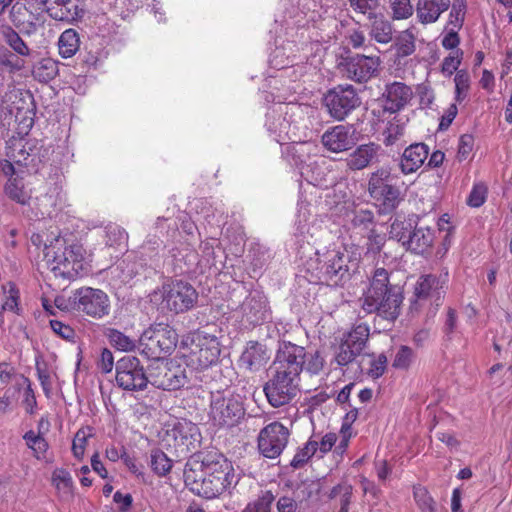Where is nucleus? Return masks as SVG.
<instances>
[{"instance_id":"39","label":"nucleus","mask_w":512,"mask_h":512,"mask_svg":"<svg viewBox=\"0 0 512 512\" xmlns=\"http://www.w3.org/2000/svg\"><path fill=\"white\" fill-rule=\"evenodd\" d=\"M92 436V427H82L77 431L72 443V452L75 458L81 460L84 457L87 441Z\"/></svg>"},{"instance_id":"55","label":"nucleus","mask_w":512,"mask_h":512,"mask_svg":"<svg viewBox=\"0 0 512 512\" xmlns=\"http://www.w3.org/2000/svg\"><path fill=\"white\" fill-rule=\"evenodd\" d=\"M106 236V244L109 246L124 244L128 238L126 231L122 227L115 224H111L106 227Z\"/></svg>"},{"instance_id":"33","label":"nucleus","mask_w":512,"mask_h":512,"mask_svg":"<svg viewBox=\"0 0 512 512\" xmlns=\"http://www.w3.org/2000/svg\"><path fill=\"white\" fill-rule=\"evenodd\" d=\"M79 36L74 29L65 30L59 37V54L63 58L72 57L79 49Z\"/></svg>"},{"instance_id":"62","label":"nucleus","mask_w":512,"mask_h":512,"mask_svg":"<svg viewBox=\"0 0 512 512\" xmlns=\"http://www.w3.org/2000/svg\"><path fill=\"white\" fill-rule=\"evenodd\" d=\"M352 437V428H351V425L348 424L347 422L343 423L342 424V427H341V430H340V436L338 438V444L336 445L335 447V451L338 453V454H343L348 445H349V441Z\"/></svg>"},{"instance_id":"15","label":"nucleus","mask_w":512,"mask_h":512,"mask_svg":"<svg viewBox=\"0 0 512 512\" xmlns=\"http://www.w3.org/2000/svg\"><path fill=\"white\" fill-rule=\"evenodd\" d=\"M361 101L352 85H338L324 96L329 114L336 120H343Z\"/></svg>"},{"instance_id":"52","label":"nucleus","mask_w":512,"mask_h":512,"mask_svg":"<svg viewBox=\"0 0 512 512\" xmlns=\"http://www.w3.org/2000/svg\"><path fill=\"white\" fill-rule=\"evenodd\" d=\"M24 440L29 448L34 451L35 456L39 459L48 449L47 441L34 431L30 430L25 433Z\"/></svg>"},{"instance_id":"60","label":"nucleus","mask_w":512,"mask_h":512,"mask_svg":"<svg viewBox=\"0 0 512 512\" xmlns=\"http://www.w3.org/2000/svg\"><path fill=\"white\" fill-rule=\"evenodd\" d=\"M374 220V215L369 210H356L353 213V217L351 219V223L354 227L358 228H368Z\"/></svg>"},{"instance_id":"57","label":"nucleus","mask_w":512,"mask_h":512,"mask_svg":"<svg viewBox=\"0 0 512 512\" xmlns=\"http://www.w3.org/2000/svg\"><path fill=\"white\" fill-rule=\"evenodd\" d=\"M387 367V357L384 354H379L370 360L368 375L373 379H377L382 376Z\"/></svg>"},{"instance_id":"16","label":"nucleus","mask_w":512,"mask_h":512,"mask_svg":"<svg viewBox=\"0 0 512 512\" xmlns=\"http://www.w3.org/2000/svg\"><path fill=\"white\" fill-rule=\"evenodd\" d=\"M188 339L191 341L192 361H195L200 368H207L218 360L221 349L215 335L197 330Z\"/></svg>"},{"instance_id":"46","label":"nucleus","mask_w":512,"mask_h":512,"mask_svg":"<svg viewBox=\"0 0 512 512\" xmlns=\"http://www.w3.org/2000/svg\"><path fill=\"white\" fill-rule=\"evenodd\" d=\"M5 42L18 54L26 56L29 54V48L21 37L12 28L5 27L2 30Z\"/></svg>"},{"instance_id":"49","label":"nucleus","mask_w":512,"mask_h":512,"mask_svg":"<svg viewBox=\"0 0 512 512\" xmlns=\"http://www.w3.org/2000/svg\"><path fill=\"white\" fill-rule=\"evenodd\" d=\"M274 499L271 491H265L258 499L249 503L242 512H270Z\"/></svg>"},{"instance_id":"17","label":"nucleus","mask_w":512,"mask_h":512,"mask_svg":"<svg viewBox=\"0 0 512 512\" xmlns=\"http://www.w3.org/2000/svg\"><path fill=\"white\" fill-rule=\"evenodd\" d=\"M289 430L280 422H272L260 430L258 449L261 455L275 459L281 455L288 443Z\"/></svg>"},{"instance_id":"27","label":"nucleus","mask_w":512,"mask_h":512,"mask_svg":"<svg viewBox=\"0 0 512 512\" xmlns=\"http://www.w3.org/2000/svg\"><path fill=\"white\" fill-rule=\"evenodd\" d=\"M429 148L425 143L409 145L402 153L399 167L403 174L408 175L422 167L428 158Z\"/></svg>"},{"instance_id":"63","label":"nucleus","mask_w":512,"mask_h":512,"mask_svg":"<svg viewBox=\"0 0 512 512\" xmlns=\"http://www.w3.org/2000/svg\"><path fill=\"white\" fill-rule=\"evenodd\" d=\"M50 327L55 334L59 335L63 339H72L75 335L74 330L69 325L58 320H51Z\"/></svg>"},{"instance_id":"5","label":"nucleus","mask_w":512,"mask_h":512,"mask_svg":"<svg viewBox=\"0 0 512 512\" xmlns=\"http://www.w3.org/2000/svg\"><path fill=\"white\" fill-rule=\"evenodd\" d=\"M178 335L169 325L158 324L144 331L139 339V349L148 359L159 361L176 347Z\"/></svg>"},{"instance_id":"1","label":"nucleus","mask_w":512,"mask_h":512,"mask_svg":"<svg viewBox=\"0 0 512 512\" xmlns=\"http://www.w3.org/2000/svg\"><path fill=\"white\" fill-rule=\"evenodd\" d=\"M402 301L400 289L389 284L388 272L384 268L375 270L369 287L359 299L366 314L375 313L389 321L399 316Z\"/></svg>"},{"instance_id":"3","label":"nucleus","mask_w":512,"mask_h":512,"mask_svg":"<svg viewBox=\"0 0 512 512\" xmlns=\"http://www.w3.org/2000/svg\"><path fill=\"white\" fill-rule=\"evenodd\" d=\"M317 254L319 262L322 263L321 273L333 285H338L348 278L351 272H355L361 258L359 248L354 245L327 249L322 255Z\"/></svg>"},{"instance_id":"8","label":"nucleus","mask_w":512,"mask_h":512,"mask_svg":"<svg viewBox=\"0 0 512 512\" xmlns=\"http://www.w3.org/2000/svg\"><path fill=\"white\" fill-rule=\"evenodd\" d=\"M73 311L99 320L109 315L110 298L101 289L81 287L72 292Z\"/></svg>"},{"instance_id":"48","label":"nucleus","mask_w":512,"mask_h":512,"mask_svg":"<svg viewBox=\"0 0 512 512\" xmlns=\"http://www.w3.org/2000/svg\"><path fill=\"white\" fill-rule=\"evenodd\" d=\"M360 353L350 346L345 340L337 347L334 360L339 366H346L352 363Z\"/></svg>"},{"instance_id":"18","label":"nucleus","mask_w":512,"mask_h":512,"mask_svg":"<svg viewBox=\"0 0 512 512\" xmlns=\"http://www.w3.org/2000/svg\"><path fill=\"white\" fill-rule=\"evenodd\" d=\"M39 0H19L11 8L10 19L22 33L32 34L36 31L44 12Z\"/></svg>"},{"instance_id":"29","label":"nucleus","mask_w":512,"mask_h":512,"mask_svg":"<svg viewBox=\"0 0 512 512\" xmlns=\"http://www.w3.org/2000/svg\"><path fill=\"white\" fill-rule=\"evenodd\" d=\"M269 359L270 355L266 347L254 341L247 344L240 357L241 363L250 371H258Z\"/></svg>"},{"instance_id":"24","label":"nucleus","mask_w":512,"mask_h":512,"mask_svg":"<svg viewBox=\"0 0 512 512\" xmlns=\"http://www.w3.org/2000/svg\"><path fill=\"white\" fill-rule=\"evenodd\" d=\"M447 282L448 271L439 276L433 274L421 276L415 285L414 291L417 301L431 299L436 305H439Z\"/></svg>"},{"instance_id":"53","label":"nucleus","mask_w":512,"mask_h":512,"mask_svg":"<svg viewBox=\"0 0 512 512\" xmlns=\"http://www.w3.org/2000/svg\"><path fill=\"white\" fill-rule=\"evenodd\" d=\"M325 364V359L322 356L321 352H306L305 351V363L303 369H305L308 373L317 375L319 374Z\"/></svg>"},{"instance_id":"22","label":"nucleus","mask_w":512,"mask_h":512,"mask_svg":"<svg viewBox=\"0 0 512 512\" xmlns=\"http://www.w3.org/2000/svg\"><path fill=\"white\" fill-rule=\"evenodd\" d=\"M385 151L380 144L369 142L357 146L345 159L346 167L351 171H361L380 164Z\"/></svg>"},{"instance_id":"10","label":"nucleus","mask_w":512,"mask_h":512,"mask_svg":"<svg viewBox=\"0 0 512 512\" xmlns=\"http://www.w3.org/2000/svg\"><path fill=\"white\" fill-rule=\"evenodd\" d=\"M209 415L215 426L230 428L244 417L245 408L238 396L217 393L212 396Z\"/></svg>"},{"instance_id":"11","label":"nucleus","mask_w":512,"mask_h":512,"mask_svg":"<svg viewBox=\"0 0 512 512\" xmlns=\"http://www.w3.org/2000/svg\"><path fill=\"white\" fill-rule=\"evenodd\" d=\"M185 468L238 482L232 463L218 451L200 452L193 455L186 463Z\"/></svg>"},{"instance_id":"12","label":"nucleus","mask_w":512,"mask_h":512,"mask_svg":"<svg viewBox=\"0 0 512 512\" xmlns=\"http://www.w3.org/2000/svg\"><path fill=\"white\" fill-rule=\"evenodd\" d=\"M188 382L187 370L176 362L155 361L149 367V383L162 390H178Z\"/></svg>"},{"instance_id":"59","label":"nucleus","mask_w":512,"mask_h":512,"mask_svg":"<svg viewBox=\"0 0 512 512\" xmlns=\"http://www.w3.org/2000/svg\"><path fill=\"white\" fill-rule=\"evenodd\" d=\"M413 352L407 346H402L396 353L393 366L398 369H406L412 362Z\"/></svg>"},{"instance_id":"26","label":"nucleus","mask_w":512,"mask_h":512,"mask_svg":"<svg viewBox=\"0 0 512 512\" xmlns=\"http://www.w3.org/2000/svg\"><path fill=\"white\" fill-rule=\"evenodd\" d=\"M413 97L412 88L403 82L387 83L382 94L385 111L395 113L402 110Z\"/></svg>"},{"instance_id":"7","label":"nucleus","mask_w":512,"mask_h":512,"mask_svg":"<svg viewBox=\"0 0 512 512\" xmlns=\"http://www.w3.org/2000/svg\"><path fill=\"white\" fill-rule=\"evenodd\" d=\"M391 170L380 167L370 173L368 179V193L379 202L385 212L394 210L400 202V190L393 183Z\"/></svg>"},{"instance_id":"2","label":"nucleus","mask_w":512,"mask_h":512,"mask_svg":"<svg viewBox=\"0 0 512 512\" xmlns=\"http://www.w3.org/2000/svg\"><path fill=\"white\" fill-rule=\"evenodd\" d=\"M5 158L0 159V169L5 176L17 173H36L43 162L42 149L22 137L12 135L5 142Z\"/></svg>"},{"instance_id":"38","label":"nucleus","mask_w":512,"mask_h":512,"mask_svg":"<svg viewBox=\"0 0 512 512\" xmlns=\"http://www.w3.org/2000/svg\"><path fill=\"white\" fill-rule=\"evenodd\" d=\"M66 201V196L63 193L61 182L52 183L47 189L46 193L42 196L41 202L45 207L58 208L61 207Z\"/></svg>"},{"instance_id":"6","label":"nucleus","mask_w":512,"mask_h":512,"mask_svg":"<svg viewBox=\"0 0 512 512\" xmlns=\"http://www.w3.org/2000/svg\"><path fill=\"white\" fill-rule=\"evenodd\" d=\"M161 306L176 314L193 309L198 301V292L188 282L182 280L164 283L160 290Z\"/></svg>"},{"instance_id":"20","label":"nucleus","mask_w":512,"mask_h":512,"mask_svg":"<svg viewBox=\"0 0 512 512\" xmlns=\"http://www.w3.org/2000/svg\"><path fill=\"white\" fill-rule=\"evenodd\" d=\"M237 313L245 327H254L267 321L270 309L266 296L259 291H252L239 306Z\"/></svg>"},{"instance_id":"4","label":"nucleus","mask_w":512,"mask_h":512,"mask_svg":"<svg viewBox=\"0 0 512 512\" xmlns=\"http://www.w3.org/2000/svg\"><path fill=\"white\" fill-rule=\"evenodd\" d=\"M56 245H58L57 251L51 248L46 253V256L50 257L53 252L49 262L55 276L69 280L80 276L86 270V251L83 246L74 243L61 249L62 243L59 239L56 240Z\"/></svg>"},{"instance_id":"51","label":"nucleus","mask_w":512,"mask_h":512,"mask_svg":"<svg viewBox=\"0 0 512 512\" xmlns=\"http://www.w3.org/2000/svg\"><path fill=\"white\" fill-rule=\"evenodd\" d=\"M353 493V487L351 484L347 482H341L334 486L330 493L329 498L335 499L337 497L340 498V507H349L351 502V497Z\"/></svg>"},{"instance_id":"34","label":"nucleus","mask_w":512,"mask_h":512,"mask_svg":"<svg viewBox=\"0 0 512 512\" xmlns=\"http://www.w3.org/2000/svg\"><path fill=\"white\" fill-rule=\"evenodd\" d=\"M52 484L63 498H69L73 494V480L68 471L57 468L52 473Z\"/></svg>"},{"instance_id":"31","label":"nucleus","mask_w":512,"mask_h":512,"mask_svg":"<svg viewBox=\"0 0 512 512\" xmlns=\"http://www.w3.org/2000/svg\"><path fill=\"white\" fill-rule=\"evenodd\" d=\"M371 36L378 43L387 44L393 38V27L382 15H372Z\"/></svg>"},{"instance_id":"44","label":"nucleus","mask_w":512,"mask_h":512,"mask_svg":"<svg viewBox=\"0 0 512 512\" xmlns=\"http://www.w3.org/2000/svg\"><path fill=\"white\" fill-rule=\"evenodd\" d=\"M414 499L421 512H438L436 502L426 488H414Z\"/></svg>"},{"instance_id":"54","label":"nucleus","mask_w":512,"mask_h":512,"mask_svg":"<svg viewBox=\"0 0 512 512\" xmlns=\"http://www.w3.org/2000/svg\"><path fill=\"white\" fill-rule=\"evenodd\" d=\"M487 193L488 187L486 184L482 182L474 184L467 198V204L474 208L482 206L486 201Z\"/></svg>"},{"instance_id":"56","label":"nucleus","mask_w":512,"mask_h":512,"mask_svg":"<svg viewBox=\"0 0 512 512\" xmlns=\"http://www.w3.org/2000/svg\"><path fill=\"white\" fill-rule=\"evenodd\" d=\"M349 3L355 12L368 15V18H372L380 6V0H349Z\"/></svg>"},{"instance_id":"28","label":"nucleus","mask_w":512,"mask_h":512,"mask_svg":"<svg viewBox=\"0 0 512 512\" xmlns=\"http://www.w3.org/2000/svg\"><path fill=\"white\" fill-rule=\"evenodd\" d=\"M451 5V0H418L416 15L420 23L432 24L438 21Z\"/></svg>"},{"instance_id":"36","label":"nucleus","mask_w":512,"mask_h":512,"mask_svg":"<svg viewBox=\"0 0 512 512\" xmlns=\"http://www.w3.org/2000/svg\"><path fill=\"white\" fill-rule=\"evenodd\" d=\"M32 72L40 82H48L57 76L58 65L50 58L42 59L34 66Z\"/></svg>"},{"instance_id":"14","label":"nucleus","mask_w":512,"mask_h":512,"mask_svg":"<svg viewBox=\"0 0 512 512\" xmlns=\"http://www.w3.org/2000/svg\"><path fill=\"white\" fill-rule=\"evenodd\" d=\"M184 482L186 486L196 495L206 499H213L221 495L236 481H230L225 478L209 476L201 471H192L184 469Z\"/></svg>"},{"instance_id":"40","label":"nucleus","mask_w":512,"mask_h":512,"mask_svg":"<svg viewBox=\"0 0 512 512\" xmlns=\"http://www.w3.org/2000/svg\"><path fill=\"white\" fill-rule=\"evenodd\" d=\"M397 54L401 57L411 55L415 51V35L412 29L402 31L396 40Z\"/></svg>"},{"instance_id":"42","label":"nucleus","mask_w":512,"mask_h":512,"mask_svg":"<svg viewBox=\"0 0 512 512\" xmlns=\"http://www.w3.org/2000/svg\"><path fill=\"white\" fill-rule=\"evenodd\" d=\"M386 242V234L371 230L366 243L365 257L374 260Z\"/></svg>"},{"instance_id":"25","label":"nucleus","mask_w":512,"mask_h":512,"mask_svg":"<svg viewBox=\"0 0 512 512\" xmlns=\"http://www.w3.org/2000/svg\"><path fill=\"white\" fill-rule=\"evenodd\" d=\"M321 143L333 153L347 151L356 144L354 130L349 126L336 125L323 133Z\"/></svg>"},{"instance_id":"37","label":"nucleus","mask_w":512,"mask_h":512,"mask_svg":"<svg viewBox=\"0 0 512 512\" xmlns=\"http://www.w3.org/2000/svg\"><path fill=\"white\" fill-rule=\"evenodd\" d=\"M467 5L465 0H454L450 5L447 28L460 30L465 21Z\"/></svg>"},{"instance_id":"50","label":"nucleus","mask_w":512,"mask_h":512,"mask_svg":"<svg viewBox=\"0 0 512 512\" xmlns=\"http://www.w3.org/2000/svg\"><path fill=\"white\" fill-rule=\"evenodd\" d=\"M404 135V125L399 120L389 121L383 132V142L386 146H391Z\"/></svg>"},{"instance_id":"9","label":"nucleus","mask_w":512,"mask_h":512,"mask_svg":"<svg viewBox=\"0 0 512 512\" xmlns=\"http://www.w3.org/2000/svg\"><path fill=\"white\" fill-rule=\"evenodd\" d=\"M300 377L272 368L271 376L264 385L268 403L277 408L288 404L299 391Z\"/></svg>"},{"instance_id":"58","label":"nucleus","mask_w":512,"mask_h":512,"mask_svg":"<svg viewBox=\"0 0 512 512\" xmlns=\"http://www.w3.org/2000/svg\"><path fill=\"white\" fill-rule=\"evenodd\" d=\"M391 5L395 19H407L413 14V6L410 0H393Z\"/></svg>"},{"instance_id":"30","label":"nucleus","mask_w":512,"mask_h":512,"mask_svg":"<svg viewBox=\"0 0 512 512\" xmlns=\"http://www.w3.org/2000/svg\"><path fill=\"white\" fill-rule=\"evenodd\" d=\"M435 231L429 227H415L406 241V249L415 254L428 252L433 245Z\"/></svg>"},{"instance_id":"47","label":"nucleus","mask_w":512,"mask_h":512,"mask_svg":"<svg viewBox=\"0 0 512 512\" xmlns=\"http://www.w3.org/2000/svg\"><path fill=\"white\" fill-rule=\"evenodd\" d=\"M151 468L159 476L167 474L172 468V462L161 450H154L151 453Z\"/></svg>"},{"instance_id":"45","label":"nucleus","mask_w":512,"mask_h":512,"mask_svg":"<svg viewBox=\"0 0 512 512\" xmlns=\"http://www.w3.org/2000/svg\"><path fill=\"white\" fill-rule=\"evenodd\" d=\"M412 230V223L410 221L396 219L391 224L389 233L392 239H396L403 246H406V241L409 239Z\"/></svg>"},{"instance_id":"23","label":"nucleus","mask_w":512,"mask_h":512,"mask_svg":"<svg viewBox=\"0 0 512 512\" xmlns=\"http://www.w3.org/2000/svg\"><path fill=\"white\" fill-rule=\"evenodd\" d=\"M168 441L173 440V446L182 453H188L200 442V431L196 424L181 420L167 430Z\"/></svg>"},{"instance_id":"43","label":"nucleus","mask_w":512,"mask_h":512,"mask_svg":"<svg viewBox=\"0 0 512 512\" xmlns=\"http://www.w3.org/2000/svg\"><path fill=\"white\" fill-rule=\"evenodd\" d=\"M317 450L318 441L312 439L308 440L294 455L291 461V466L294 468L302 467L317 452Z\"/></svg>"},{"instance_id":"19","label":"nucleus","mask_w":512,"mask_h":512,"mask_svg":"<svg viewBox=\"0 0 512 512\" xmlns=\"http://www.w3.org/2000/svg\"><path fill=\"white\" fill-rule=\"evenodd\" d=\"M379 65L380 59L377 56L355 54L344 58L339 63V69L348 79L362 83L376 74Z\"/></svg>"},{"instance_id":"21","label":"nucleus","mask_w":512,"mask_h":512,"mask_svg":"<svg viewBox=\"0 0 512 512\" xmlns=\"http://www.w3.org/2000/svg\"><path fill=\"white\" fill-rule=\"evenodd\" d=\"M304 363V347L291 342H283L279 346L272 368L300 377Z\"/></svg>"},{"instance_id":"61","label":"nucleus","mask_w":512,"mask_h":512,"mask_svg":"<svg viewBox=\"0 0 512 512\" xmlns=\"http://www.w3.org/2000/svg\"><path fill=\"white\" fill-rule=\"evenodd\" d=\"M474 147V138L470 134H464L459 139L457 158L463 161L468 158Z\"/></svg>"},{"instance_id":"13","label":"nucleus","mask_w":512,"mask_h":512,"mask_svg":"<svg viewBox=\"0 0 512 512\" xmlns=\"http://www.w3.org/2000/svg\"><path fill=\"white\" fill-rule=\"evenodd\" d=\"M116 382L124 390L142 391L149 383V373L137 357L127 355L116 363Z\"/></svg>"},{"instance_id":"41","label":"nucleus","mask_w":512,"mask_h":512,"mask_svg":"<svg viewBox=\"0 0 512 512\" xmlns=\"http://www.w3.org/2000/svg\"><path fill=\"white\" fill-rule=\"evenodd\" d=\"M5 193L13 201L25 205L28 203L30 196L24 190L23 184L18 179H9L5 185Z\"/></svg>"},{"instance_id":"35","label":"nucleus","mask_w":512,"mask_h":512,"mask_svg":"<svg viewBox=\"0 0 512 512\" xmlns=\"http://www.w3.org/2000/svg\"><path fill=\"white\" fill-rule=\"evenodd\" d=\"M370 335L368 325L359 324L355 326L346 336L345 341L352 346L356 352L361 353L365 348Z\"/></svg>"},{"instance_id":"32","label":"nucleus","mask_w":512,"mask_h":512,"mask_svg":"<svg viewBox=\"0 0 512 512\" xmlns=\"http://www.w3.org/2000/svg\"><path fill=\"white\" fill-rule=\"evenodd\" d=\"M104 335L109 343L117 350L130 352L137 347V340L115 328H106Z\"/></svg>"},{"instance_id":"64","label":"nucleus","mask_w":512,"mask_h":512,"mask_svg":"<svg viewBox=\"0 0 512 512\" xmlns=\"http://www.w3.org/2000/svg\"><path fill=\"white\" fill-rule=\"evenodd\" d=\"M462 52L457 51L456 56H448L443 60L442 63V72L447 75H452L459 67L461 63L460 56L462 55Z\"/></svg>"}]
</instances>
